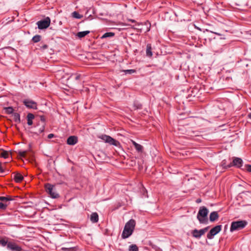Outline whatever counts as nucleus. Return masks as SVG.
Listing matches in <instances>:
<instances>
[{
    "label": "nucleus",
    "mask_w": 251,
    "mask_h": 251,
    "mask_svg": "<svg viewBox=\"0 0 251 251\" xmlns=\"http://www.w3.org/2000/svg\"><path fill=\"white\" fill-rule=\"evenodd\" d=\"M135 221L133 219H130L126 224L122 234L123 239L127 238L132 234L135 228Z\"/></svg>",
    "instance_id": "obj_1"
},
{
    "label": "nucleus",
    "mask_w": 251,
    "mask_h": 251,
    "mask_svg": "<svg viewBox=\"0 0 251 251\" xmlns=\"http://www.w3.org/2000/svg\"><path fill=\"white\" fill-rule=\"evenodd\" d=\"M208 210L205 206L200 208L197 218L201 224H207L208 223L207 215Z\"/></svg>",
    "instance_id": "obj_2"
},
{
    "label": "nucleus",
    "mask_w": 251,
    "mask_h": 251,
    "mask_svg": "<svg viewBox=\"0 0 251 251\" xmlns=\"http://www.w3.org/2000/svg\"><path fill=\"white\" fill-rule=\"evenodd\" d=\"M247 224V222L244 220L232 222L230 230L232 232L235 230L242 229L246 226Z\"/></svg>",
    "instance_id": "obj_3"
},
{
    "label": "nucleus",
    "mask_w": 251,
    "mask_h": 251,
    "mask_svg": "<svg viewBox=\"0 0 251 251\" xmlns=\"http://www.w3.org/2000/svg\"><path fill=\"white\" fill-rule=\"evenodd\" d=\"M46 191L50 195V197L53 199L58 198L59 195L54 191V186L50 183H47L45 185Z\"/></svg>",
    "instance_id": "obj_4"
},
{
    "label": "nucleus",
    "mask_w": 251,
    "mask_h": 251,
    "mask_svg": "<svg viewBox=\"0 0 251 251\" xmlns=\"http://www.w3.org/2000/svg\"><path fill=\"white\" fill-rule=\"evenodd\" d=\"M50 24V19L49 17H46L43 20L37 22V25L40 29H43L48 28Z\"/></svg>",
    "instance_id": "obj_5"
},
{
    "label": "nucleus",
    "mask_w": 251,
    "mask_h": 251,
    "mask_svg": "<svg viewBox=\"0 0 251 251\" xmlns=\"http://www.w3.org/2000/svg\"><path fill=\"white\" fill-rule=\"evenodd\" d=\"M100 138L105 143H109L110 145L118 146L120 144L118 141L107 135H102Z\"/></svg>",
    "instance_id": "obj_6"
},
{
    "label": "nucleus",
    "mask_w": 251,
    "mask_h": 251,
    "mask_svg": "<svg viewBox=\"0 0 251 251\" xmlns=\"http://www.w3.org/2000/svg\"><path fill=\"white\" fill-rule=\"evenodd\" d=\"M209 228V226H207L200 230L195 229L192 231L191 234L194 237L199 239L208 230Z\"/></svg>",
    "instance_id": "obj_7"
},
{
    "label": "nucleus",
    "mask_w": 251,
    "mask_h": 251,
    "mask_svg": "<svg viewBox=\"0 0 251 251\" xmlns=\"http://www.w3.org/2000/svg\"><path fill=\"white\" fill-rule=\"evenodd\" d=\"M222 229L221 225H217L212 228L207 234V238L209 239H212L213 237L218 233Z\"/></svg>",
    "instance_id": "obj_8"
},
{
    "label": "nucleus",
    "mask_w": 251,
    "mask_h": 251,
    "mask_svg": "<svg viewBox=\"0 0 251 251\" xmlns=\"http://www.w3.org/2000/svg\"><path fill=\"white\" fill-rule=\"evenodd\" d=\"M243 164V161L240 158L233 157L232 162L227 165V167L235 166L237 168H240Z\"/></svg>",
    "instance_id": "obj_9"
},
{
    "label": "nucleus",
    "mask_w": 251,
    "mask_h": 251,
    "mask_svg": "<svg viewBox=\"0 0 251 251\" xmlns=\"http://www.w3.org/2000/svg\"><path fill=\"white\" fill-rule=\"evenodd\" d=\"M40 120L41 122V126L39 128L38 132H34V133L37 135H38L39 133H42L44 131L45 129V126L46 125V119L45 116L41 115L40 116Z\"/></svg>",
    "instance_id": "obj_10"
},
{
    "label": "nucleus",
    "mask_w": 251,
    "mask_h": 251,
    "mask_svg": "<svg viewBox=\"0 0 251 251\" xmlns=\"http://www.w3.org/2000/svg\"><path fill=\"white\" fill-rule=\"evenodd\" d=\"M24 104L28 108H32L33 109H37V105L36 102L30 100H25L23 101Z\"/></svg>",
    "instance_id": "obj_11"
},
{
    "label": "nucleus",
    "mask_w": 251,
    "mask_h": 251,
    "mask_svg": "<svg viewBox=\"0 0 251 251\" xmlns=\"http://www.w3.org/2000/svg\"><path fill=\"white\" fill-rule=\"evenodd\" d=\"M7 247L12 251H21L22 250L21 247L15 243L12 242H8Z\"/></svg>",
    "instance_id": "obj_12"
},
{
    "label": "nucleus",
    "mask_w": 251,
    "mask_h": 251,
    "mask_svg": "<svg viewBox=\"0 0 251 251\" xmlns=\"http://www.w3.org/2000/svg\"><path fill=\"white\" fill-rule=\"evenodd\" d=\"M78 142V138L75 136H71L67 140V143L69 145H74Z\"/></svg>",
    "instance_id": "obj_13"
},
{
    "label": "nucleus",
    "mask_w": 251,
    "mask_h": 251,
    "mask_svg": "<svg viewBox=\"0 0 251 251\" xmlns=\"http://www.w3.org/2000/svg\"><path fill=\"white\" fill-rule=\"evenodd\" d=\"M13 179L17 183H20L24 179L23 176L19 173H13Z\"/></svg>",
    "instance_id": "obj_14"
},
{
    "label": "nucleus",
    "mask_w": 251,
    "mask_h": 251,
    "mask_svg": "<svg viewBox=\"0 0 251 251\" xmlns=\"http://www.w3.org/2000/svg\"><path fill=\"white\" fill-rule=\"evenodd\" d=\"M219 217L217 211L212 212L209 215V220L210 222H213L218 220Z\"/></svg>",
    "instance_id": "obj_15"
},
{
    "label": "nucleus",
    "mask_w": 251,
    "mask_h": 251,
    "mask_svg": "<svg viewBox=\"0 0 251 251\" xmlns=\"http://www.w3.org/2000/svg\"><path fill=\"white\" fill-rule=\"evenodd\" d=\"M131 143L132 144V145L134 146L136 150L138 152H143V147L142 145L137 143L135 141H134L133 140H131Z\"/></svg>",
    "instance_id": "obj_16"
},
{
    "label": "nucleus",
    "mask_w": 251,
    "mask_h": 251,
    "mask_svg": "<svg viewBox=\"0 0 251 251\" xmlns=\"http://www.w3.org/2000/svg\"><path fill=\"white\" fill-rule=\"evenodd\" d=\"M34 115L29 113L26 116L27 124L28 126H31L33 124V120L34 119Z\"/></svg>",
    "instance_id": "obj_17"
},
{
    "label": "nucleus",
    "mask_w": 251,
    "mask_h": 251,
    "mask_svg": "<svg viewBox=\"0 0 251 251\" xmlns=\"http://www.w3.org/2000/svg\"><path fill=\"white\" fill-rule=\"evenodd\" d=\"M90 221L93 223H97L99 221V215L97 212H93L90 215Z\"/></svg>",
    "instance_id": "obj_18"
},
{
    "label": "nucleus",
    "mask_w": 251,
    "mask_h": 251,
    "mask_svg": "<svg viewBox=\"0 0 251 251\" xmlns=\"http://www.w3.org/2000/svg\"><path fill=\"white\" fill-rule=\"evenodd\" d=\"M152 47L151 44H148L146 48V55L149 57H151L152 56Z\"/></svg>",
    "instance_id": "obj_19"
},
{
    "label": "nucleus",
    "mask_w": 251,
    "mask_h": 251,
    "mask_svg": "<svg viewBox=\"0 0 251 251\" xmlns=\"http://www.w3.org/2000/svg\"><path fill=\"white\" fill-rule=\"evenodd\" d=\"M8 238L7 237L0 236V245L3 247H5L6 245H7L8 243Z\"/></svg>",
    "instance_id": "obj_20"
},
{
    "label": "nucleus",
    "mask_w": 251,
    "mask_h": 251,
    "mask_svg": "<svg viewBox=\"0 0 251 251\" xmlns=\"http://www.w3.org/2000/svg\"><path fill=\"white\" fill-rule=\"evenodd\" d=\"M90 33V31L87 30V31H80L78 32L76 34V36L79 39H81L82 38L85 37L87 34H88Z\"/></svg>",
    "instance_id": "obj_21"
},
{
    "label": "nucleus",
    "mask_w": 251,
    "mask_h": 251,
    "mask_svg": "<svg viewBox=\"0 0 251 251\" xmlns=\"http://www.w3.org/2000/svg\"><path fill=\"white\" fill-rule=\"evenodd\" d=\"M0 151H2L0 155L1 157L4 158L5 159L7 158L8 157L9 153L7 151H5L2 149H0Z\"/></svg>",
    "instance_id": "obj_22"
},
{
    "label": "nucleus",
    "mask_w": 251,
    "mask_h": 251,
    "mask_svg": "<svg viewBox=\"0 0 251 251\" xmlns=\"http://www.w3.org/2000/svg\"><path fill=\"white\" fill-rule=\"evenodd\" d=\"M14 121L17 123H20L21 122V118L20 115L18 113H14Z\"/></svg>",
    "instance_id": "obj_23"
},
{
    "label": "nucleus",
    "mask_w": 251,
    "mask_h": 251,
    "mask_svg": "<svg viewBox=\"0 0 251 251\" xmlns=\"http://www.w3.org/2000/svg\"><path fill=\"white\" fill-rule=\"evenodd\" d=\"M14 199L12 198L10 196H7L6 197H0V201H13Z\"/></svg>",
    "instance_id": "obj_24"
},
{
    "label": "nucleus",
    "mask_w": 251,
    "mask_h": 251,
    "mask_svg": "<svg viewBox=\"0 0 251 251\" xmlns=\"http://www.w3.org/2000/svg\"><path fill=\"white\" fill-rule=\"evenodd\" d=\"M115 35L114 32H106L101 37V39L113 37Z\"/></svg>",
    "instance_id": "obj_25"
},
{
    "label": "nucleus",
    "mask_w": 251,
    "mask_h": 251,
    "mask_svg": "<svg viewBox=\"0 0 251 251\" xmlns=\"http://www.w3.org/2000/svg\"><path fill=\"white\" fill-rule=\"evenodd\" d=\"M4 110H5V113L7 114H10L13 113L14 111L13 107L11 106L4 107Z\"/></svg>",
    "instance_id": "obj_26"
},
{
    "label": "nucleus",
    "mask_w": 251,
    "mask_h": 251,
    "mask_svg": "<svg viewBox=\"0 0 251 251\" xmlns=\"http://www.w3.org/2000/svg\"><path fill=\"white\" fill-rule=\"evenodd\" d=\"M41 35H36L35 36H34L32 38V41L34 43H37V42H39L41 40Z\"/></svg>",
    "instance_id": "obj_27"
},
{
    "label": "nucleus",
    "mask_w": 251,
    "mask_h": 251,
    "mask_svg": "<svg viewBox=\"0 0 251 251\" xmlns=\"http://www.w3.org/2000/svg\"><path fill=\"white\" fill-rule=\"evenodd\" d=\"M138 247L135 244H132L129 247V251H138Z\"/></svg>",
    "instance_id": "obj_28"
},
{
    "label": "nucleus",
    "mask_w": 251,
    "mask_h": 251,
    "mask_svg": "<svg viewBox=\"0 0 251 251\" xmlns=\"http://www.w3.org/2000/svg\"><path fill=\"white\" fill-rule=\"evenodd\" d=\"M72 16L74 18L76 19H81L83 17V16L79 14L77 12L74 11L72 13Z\"/></svg>",
    "instance_id": "obj_29"
},
{
    "label": "nucleus",
    "mask_w": 251,
    "mask_h": 251,
    "mask_svg": "<svg viewBox=\"0 0 251 251\" xmlns=\"http://www.w3.org/2000/svg\"><path fill=\"white\" fill-rule=\"evenodd\" d=\"M81 77V75L79 74H73L71 75L70 79H74L76 80H79Z\"/></svg>",
    "instance_id": "obj_30"
},
{
    "label": "nucleus",
    "mask_w": 251,
    "mask_h": 251,
    "mask_svg": "<svg viewBox=\"0 0 251 251\" xmlns=\"http://www.w3.org/2000/svg\"><path fill=\"white\" fill-rule=\"evenodd\" d=\"M77 249V247L62 248L61 250L65 251H76Z\"/></svg>",
    "instance_id": "obj_31"
},
{
    "label": "nucleus",
    "mask_w": 251,
    "mask_h": 251,
    "mask_svg": "<svg viewBox=\"0 0 251 251\" xmlns=\"http://www.w3.org/2000/svg\"><path fill=\"white\" fill-rule=\"evenodd\" d=\"M8 204L4 203L2 202H0V209L5 210L6 209Z\"/></svg>",
    "instance_id": "obj_32"
},
{
    "label": "nucleus",
    "mask_w": 251,
    "mask_h": 251,
    "mask_svg": "<svg viewBox=\"0 0 251 251\" xmlns=\"http://www.w3.org/2000/svg\"><path fill=\"white\" fill-rule=\"evenodd\" d=\"M124 72L126 74H132L133 73H135L136 72V70H134V69H130V70H124Z\"/></svg>",
    "instance_id": "obj_33"
},
{
    "label": "nucleus",
    "mask_w": 251,
    "mask_h": 251,
    "mask_svg": "<svg viewBox=\"0 0 251 251\" xmlns=\"http://www.w3.org/2000/svg\"><path fill=\"white\" fill-rule=\"evenodd\" d=\"M5 170H6V167L3 166L2 165V163L0 162V173H4L5 172Z\"/></svg>",
    "instance_id": "obj_34"
},
{
    "label": "nucleus",
    "mask_w": 251,
    "mask_h": 251,
    "mask_svg": "<svg viewBox=\"0 0 251 251\" xmlns=\"http://www.w3.org/2000/svg\"><path fill=\"white\" fill-rule=\"evenodd\" d=\"M222 166H223V167L225 169L229 168L228 167H227V165H226V160H224L222 162Z\"/></svg>",
    "instance_id": "obj_35"
},
{
    "label": "nucleus",
    "mask_w": 251,
    "mask_h": 251,
    "mask_svg": "<svg viewBox=\"0 0 251 251\" xmlns=\"http://www.w3.org/2000/svg\"><path fill=\"white\" fill-rule=\"evenodd\" d=\"M26 153V152L25 151H19V155L21 157H25V156Z\"/></svg>",
    "instance_id": "obj_36"
},
{
    "label": "nucleus",
    "mask_w": 251,
    "mask_h": 251,
    "mask_svg": "<svg viewBox=\"0 0 251 251\" xmlns=\"http://www.w3.org/2000/svg\"><path fill=\"white\" fill-rule=\"evenodd\" d=\"M151 247L152 249H154L155 251H162L160 248L155 245H152Z\"/></svg>",
    "instance_id": "obj_37"
},
{
    "label": "nucleus",
    "mask_w": 251,
    "mask_h": 251,
    "mask_svg": "<svg viewBox=\"0 0 251 251\" xmlns=\"http://www.w3.org/2000/svg\"><path fill=\"white\" fill-rule=\"evenodd\" d=\"M245 167L246 168L247 171L251 173V165H246Z\"/></svg>",
    "instance_id": "obj_38"
},
{
    "label": "nucleus",
    "mask_w": 251,
    "mask_h": 251,
    "mask_svg": "<svg viewBox=\"0 0 251 251\" xmlns=\"http://www.w3.org/2000/svg\"><path fill=\"white\" fill-rule=\"evenodd\" d=\"M48 48V46L46 44H44L42 46H40V49L42 50H46Z\"/></svg>",
    "instance_id": "obj_39"
},
{
    "label": "nucleus",
    "mask_w": 251,
    "mask_h": 251,
    "mask_svg": "<svg viewBox=\"0 0 251 251\" xmlns=\"http://www.w3.org/2000/svg\"><path fill=\"white\" fill-rule=\"evenodd\" d=\"M55 136L54 134L52 133L49 134L48 136L49 139H51Z\"/></svg>",
    "instance_id": "obj_40"
},
{
    "label": "nucleus",
    "mask_w": 251,
    "mask_h": 251,
    "mask_svg": "<svg viewBox=\"0 0 251 251\" xmlns=\"http://www.w3.org/2000/svg\"><path fill=\"white\" fill-rule=\"evenodd\" d=\"M10 170L6 168V170H5V172L4 173H5L4 175H7L8 174V173L10 172Z\"/></svg>",
    "instance_id": "obj_41"
},
{
    "label": "nucleus",
    "mask_w": 251,
    "mask_h": 251,
    "mask_svg": "<svg viewBox=\"0 0 251 251\" xmlns=\"http://www.w3.org/2000/svg\"><path fill=\"white\" fill-rule=\"evenodd\" d=\"M201 201V199H198L196 200V202L197 203H200Z\"/></svg>",
    "instance_id": "obj_42"
},
{
    "label": "nucleus",
    "mask_w": 251,
    "mask_h": 251,
    "mask_svg": "<svg viewBox=\"0 0 251 251\" xmlns=\"http://www.w3.org/2000/svg\"><path fill=\"white\" fill-rule=\"evenodd\" d=\"M248 117L249 119H251V113H249L248 115Z\"/></svg>",
    "instance_id": "obj_43"
},
{
    "label": "nucleus",
    "mask_w": 251,
    "mask_h": 251,
    "mask_svg": "<svg viewBox=\"0 0 251 251\" xmlns=\"http://www.w3.org/2000/svg\"><path fill=\"white\" fill-rule=\"evenodd\" d=\"M131 22L133 23V22H135V21L134 20H132Z\"/></svg>",
    "instance_id": "obj_44"
}]
</instances>
